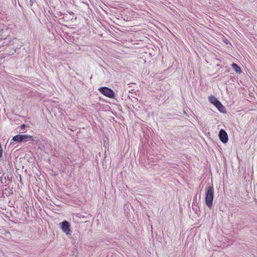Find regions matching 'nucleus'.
<instances>
[{
    "instance_id": "nucleus-1",
    "label": "nucleus",
    "mask_w": 257,
    "mask_h": 257,
    "mask_svg": "<svg viewBox=\"0 0 257 257\" xmlns=\"http://www.w3.org/2000/svg\"><path fill=\"white\" fill-rule=\"evenodd\" d=\"M214 197V188L212 186H209L206 188L205 191V203L211 209L212 206Z\"/></svg>"
},
{
    "instance_id": "nucleus-2",
    "label": "nucleus",
    "mask_w": 257,
    "mask_h": 257,
    "mask_svg": "<svg viewBox=\"0 0 257 257\" xmlns=\"http://www.w3.org/2000/svg\"><path fill=\"white\" fill-rule=\"evenodd\" d=\"M99 91L102 93L104 95L108 97L109 98H113L114 96V93L110 88L103 87H101L99 89Z\"/></svg>"
},
{
    "instance_id": "nucleus-3",
    "label": "nucleus",
    "mask_w": 257,
    "mask_h": 257,
    "mask_svg": "<svg viewBox=\"0 0 257 257\" xmlns=\"http://www.w3.org/2000/svg\"><path fill=\"white\" fill-rule=\"evenodd\" d=\"M60 226L62 230L66 234H71L70 225L67 221L65 220L60 223Z\"/></svg>"
},
{
    "instance_id": "nucleus-4",
    "label": "nucleus",
    "mask_w": 257,
    "mask_h": 257,
    "mask_svg": "<svg viewBox=\"0 0 257 257\" xmlns=\"http://www.w3.org/2000/svg\"><path fill=\"white\" fill-rule=\"evenodd\" d=\"M219 137L221 141L223 143H226L227 142L228 135L226 132L223 129H221L219 133Z\"/></svg>"
},
{
    "instance_id": "nucleus-5",
    "label": "nucleus",
    "mask_w": 257,
    "mask_h": 257,
    "mask_svg": "<svg viewBox=\"0 0 257 257\" xmlns=\"http://www.w3.org/2000/svg\"><path fill=\"white\" fill-rule=\"evenodd\" d=\"M214 105L218 109V110L223 112L224 109V107L222 105L221 102L219 101H217L216 103L214 104Z\"/></svg>"
},
{
    "instance_id": "nucleus-6",
    "label": "nucleus",
    "mask_w": 257,
    "mask_h": 257,
    "mask_svg": "<svg viewBox=\"0 0 257 257\" xmlns=\"http://www.w3.org/2000/svg\"><path fill=\"white\" fill-rule=\"evenodd\" d=\"M214 105L218 109V110L223 112L224 109V107L222 105L221 102L219 101H217L216 103L214 104Z\"/></svg>"
},
{
    "instance_id": "nucleus-7",
    "label": "nucleus",
    "mask_w": 257,
    "mask_h": 257,
    "mask_svg": "<svg viewBox=\"0 0 257 257\" xmlns=\"http://www.w3.org/2000/svg\"><path fill=\"white\" fill-rule=\"evenodd\" d=\"M22 135H18L15 136L12 139L14 142H24L22 138Z\"/></svg>"
},
{
    "instance_id": "nucleus-8",
    "label": "nucleus",
    "mask_w": 257,
    "mask_h": 257,
    "mask_svg": "<svg viewBox=\"0 0 257 257\" xmlns=\"http://www.w3.org/2000/svg\"><path fill=\"white\" fill-rule=\"evenodd\" d=\"M232 67L233 70L236 72L237 73H240L241 72V70L240 68L235 63L232 64Z\"/></svg>"
},
{
    "instance_id": "nucleus-9",
    "label": "nucleus",
    "mask_w": 257,
    "mask_h": 257,
    "mask_svg": "<svg viewBox=\"0 0 257 257\" xmlns=\"http://www.w3.org/2000/svg\"><path fill=\"white\" fill-rule=\"evenodd\" d=\"M22 138L24 142H26L28 141H33V137L32 136H29L27 135H22Z\"/></svg>"
},
{
    "instance_id": "nucleus-10",
    "label": "nucleus",
    "mask_w": 257,
    "mask_h": 257,
    "mask_svg": "<svg viewBox=\"0 0 257 257\" xmlns=\"http://www.w3.org/2000/svg\"><path fill=\"white\" fill-rule=\"evenodd\" d=\"M209 101L214 105L215 103L218 101L217 98L214 96H211L209 97Z\"/></svg>"
},
{
    "instance_id": "nucleus-11",
    "label": "nucleus",
    "mask_w": 257,
    "mask_h": 257,
    "mask_svg": "<svg viewBox=\"0 0 257 257\" xmlns=\"http://www.w3.org/2000/svg\"><path fill=\"white\" fill-rule=\"evenodd\" d=\"M26 127V126L25 124H21V126H20L21 130L20 131H23V130H24L25 128Z\"/></svg>"
}]
</instances>
